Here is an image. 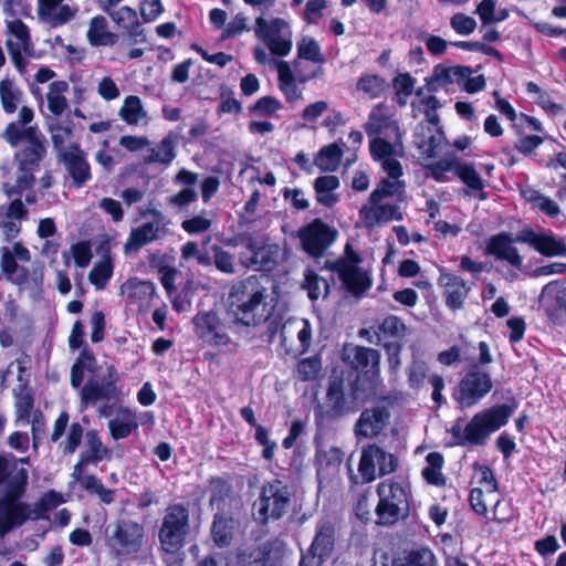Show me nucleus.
I'll return each instance as SVG.
<instances>
[{"label": "nucleus", "mask_w": 566, "mask_h": 566, "mask_svg": "<svg viewBox=\"0 0 566 566\" xmlns=\"http://www.w3.org/2000/svg\"><path fill=\"white\" fill-rule=\"evenodd\" d=\"M266 289L254 275L232 285L228 296V313L239 328L258 326L271 316L272 306L266 302Z\"/></svg>", "instance_id": "nucleus-1"}, {"label": "nucleus", "mask_w": 566, "mask_h": 566, "mask_svg": "<svg viewBox=\"0 0 566 566\" xmlns=\"http://www.w3.org/2000/svg\"><path fill=\"white\" fill-rule=\"evenodd\" d=\"M406 193L405 181L380 180L370 192L368 200L358 211L359 221L367 229H376L391 220H401L402 213L397 203L388 201L395 198L401 201Z\"/></svg>", "instance_id": "nucleus-2"}, {"label": "nucleus", "mask_w": 566, "mask_h": 566, "mask_svg": "<svg viewBox=\"0 0 566 566\" xmlns=\"http://www.w3.org/2000/svg\"><path fill=\"white\" fill-rule=\"evenodd\" d=\"M18 261H31V252L21 241L0 248V268L4 277L12 284L31 291L35 296H40L44 285L43 266L41 264H33L31 268H27L18 264Z\"/></svg>", "instance_id": "nucleus-3"}, {"label": "nucleus", "mask_w": 566, "mask_h": 566, "mask_svg": "<svg viewBox=\"0 0 566 566\" xmlns=\"http://www.w3.org/2000/svg\"><path fill=\"white\" fill-rule=\"evenodd\" d=\"M378 502L375 506L376 524L391 526L409 514L411 486L401 476H392L376 486Z\"/></svg>", "instance_id": "nucleus-4"}, {"label": "nucleus", "mask_w": 566, "mask_h": 566, "mask_svg": "<svg viewBox=\"0 0 566 566\" xmlns=\"http://www.w3.org/2000/svg\"><path fill=\"white\" fill-rule=\"evenodd\" d=\"M343 360L359 373L358 382L366 381V387L353 388L354 400H367L376 396L382 385L380 377V354L377 349L346 344L343 348Z\"/></svg>", "instance_id": "nucleus-5"}, {"label": "nucleus", "mask_w": 566, "mask_h": 566, "mask_svg": "<svg viewBox=\"0 0 566 566\" xmlns=\"http://www.w3.org/2000/svg\"><path fill=\"white\" fill-rule=\"evenodd\" d=\"M195 335L206 345L211 347L235 348L234 336L239 334V327L228 311L219 314L214 311H202L192 317Z\"/></svg>", "instance_id": "nucleus-6"}, {"label": "nucleus", "mask_w": 566, "mask_h": 566, "mask_svg": "<svg viewBox=\"0 0 566 566\" xmlns=\"http://www.w3.org/2000/svg\"><path fill=\"white\" fill-rule=\"evenodd\" d=\"M291 501L292 492L284 482L276 479L264 482L252 505L253 516L261 524L281 520L289 512Z\"/></svg>", "instance_id": "nucleus-7"}, {"label": "nucleus", "mask_w": 566, "mask_h": 566, "mask_svg": "<svg viewBox=\"0 0 566 566\" xmlns=\"http://www.w3.org/2000/svg\"><path fill=\"white\" fill-rule=\"evenodd\" d=\"M146 541L143 524L120 518L106 528L105 544L109 552L117 557H126L139 553Z\"/></svg>", "instance_id": "nucleus-8"}, {"label": "nucleus", "mask_w": 566, "mask_h": 566, "mask_svg": "<svg viewBox=\"0 0 566 566\" xmlns=\"http://www.w3.org/2000/svg\"><path fill=\"white\" fill-rule=\"evenodd\" d=\"M275 67L277 71L279 87L287 102H295L302 97L297 83L304 84L323 74L322 65L312 64L296 57L291 63L283 60L276 61Z\"/></svg>", "instance_id": "nucleus-9"}, {"label": "nucleus", "mask_w": 566, "mask_h": 566, "mask_svg": "<svg viewBox=\"0 0 566 566\" xmlns=\"http://www.w3.org/2000/svg\"><path fill=\"white\" fill-rule=\"evenodd\" d=\"M189 533V511L182 504H174L166 509L158 538L163 551L175 554L186 544Z\"/></svg>", "instance_id": "nucleus-10"}, {"label": "nucleus", "mask_w": 566, "mask_h": 566, "mask_svg": "<svg viewBox=\"0 0 566 566\" xmlns=\"http://www.w3.org/2000/svg\"><path fill=\"white\" fill-rule=\"evenodd\" d=\"M255 36L276 56H287L293 48V31L290 23L281 18L270 20L258 17L254 22Z\"/></svg>", "instance_id": "nucleus-11"}, {"label": "nucleus", "mask_w": 566, "mask_h": 566, "mask_svg": "<svg viewBox=\"0 0 566 566\" xmlns=\"http://www.w3.org/2000/svg\"><path fill=\"white\" fill-rule=\"evenodd\" d=\"M512 409L506 405L482 410L473 416L463 429V441L472 444H483L488 437L504 426Z\"/></svg>", "instance_id": "nucleus-12"}, {"label": "nucleus", "mask_w": 566, "mask_h": 566, "mask_svg": "<svg viewBox=\"0 0 566 566\" xmlns=\"http://www.w3.org/2000/svg\"><path fill=\"white\" fill-rule=\"evenodd\" d=\"M369 150L373 159L380 164L387 177L381 180L403 181L402 166L399 158L405 156V148L401 143L400 136L391 138L375 137L369 143Z\"/></svg>", "instance_id": "nucleus-13"}, {"label": "nucleus", "mask_w": 566, "mask_h": 566, "mask_svg": "<svg viewBox=\"0 0 566 566\" xmlns=\"http://www.w3.org/2000/svg\"><path fill=\"white\" fill-rule=\"evenodd\" d=\"M360 258L346 247L345 255L329 265L342 281L343 286L354 296H361L371 287L373 281L368 271L359 266Z\"/></svg>", "instance_id": "nucleus-14"}, {"label": "nucleus", "mask_w": 566, "mask_h": 566, "mask_svg": "<svg viewBox=\"0 0 566 566\" xmlns=\"http://www.w3.org/2000/svg\"><path fill=\"white\" fill-rule=\"evenodd\" d=\"M398 468V459L379 446L373 443L363 448L358 464V472L364 483H370L377 476L394 473Z\"/></svg>", "instance_id": "nucleus-15"}, {"label": "nucleus", "mask_w": 566, "mask_h": 566, "mask_svg": "<svg viewBox=\"0 0 566 566\" xmlns=\"http://www.w3.org/2000/svg\"><path fill=\"white\" fill-rule=\"evenodd\" d=\"M337 235V230L321 219H314L297 231L302 249L316 259L324 255L325 251L335 242Z\"/></svg>", "instance_id": "nucleus-16"}, {"label": "nucleus", "mask_w": 566, "mask_h": 566, "mask_svg": "<svg viewBox=\"0 0 566 566\" xmlns=\"http://www.w3.org/2000/svg\"><path fill=\"white\" fill-rule=\"evenodd\" d=\"M119 376L115 367L107 368V375L103 380L90 379L81 389V410L98 400H122L124 392L116 386Z\"/></svg>", "instance_id": "nucleus-17"}, {"label": "nucleus", "mask_w": 566, "mask_h": 566, "mask_svg": "<svg viewBox=\"0 0 566 566\" xmlns=\"http://www.w3.org/2000/svg\"><path fill=\"white\" fill-rule=\"evenodd\" d=\"M493 388L490 374L473 367L460 380L455 400L461 408H470L483 399Z\"/></svg>", "instance_id": "nucleus-18"}, {"label": "nucleus", "mask_w": 566, "mask_h": 566, "mask_svg": "<svg viewBox=\"0 0 566 566\" xmlns=\"http://www.w3.org/2000/svg\"><path fill=\"white\" fill-rule=\"evenodd\" d=\"M280 259V247L275 243L259 242L250 238L245 251L239 254V262L245 269L254 271H271Z\"/></svg>", "instance_id": "nucleus-19"}, {"label": "nucleus", "mask_w": 566, "mask_h": 566, "mask_svg": "<svg viewBox=\"0 0 566 566\" xmlns=\"http://www.w3.org/2000/svg\"><path fill=\"white\" fill-rule=\"evenodd\" d=\"M21 497L0 495V538L28 521H36L31 504L21 501Z\"/></svg>", "instance_id": "nucleus-20"}, {"label": "nucleus", "mask_w": 566, "mask_h": 566, "mask_svg": "<svg viewBox=\"0 0 566 566\" xmlns=\"http://www.w3.org/2000/svg\"><path fill=\"white\" fill-rule=\"evenodd\" d=\"M151 219L133 228L124 244V253L137 252L143 247L163 239L165 235V218L160 211L150 212Z\"/></svg>", "instance_id": "nucleus-21"}, {"label": "nucleus", "mask_w": 566, "mask_h": 566, "mask_svg": "<svg viewBox=\"0 0 566 566\" xmlns=\"http://www.w3.org/2000/svg\"><path fill=\"white\" fill-rule=\"evenodd\" d=\"M28 484V471L18 467V458L0 454V495L23 496Z\"/></svg>", "instance_id": "nucleus-22"}, {"label": "nucleus", "mask_w": 566, "mask_h": 566, "mask_svg": "<svg viewBox=\"0 0 566 566\" xmlns=\"http://www.w3.org/2000/svg\"><path fill=\"white\" fill-rule=\"evenodd\" d=\"M34 119L33 108L22 105L18 112L15 120L10 122L1 137L10 146L17 147L22 142H29L38 136L43 135L38 126L30 125Z\"/></svg>", "instance_id": "nucleus-23"}, {"label": "nucleus", "mask_w": 566, "mask_h": 566, "mask_svg": "<svg viewBox=\"0 0 566 566\" xmlns=\"http://www.w3.org/2000/svg\"><path fill=\"white\" fill-rule=\"evenodd\" d=\"M515 241L527 243L544 256H566L564 239L557 238L552 232H535L532 229H525L516 235Z\"/></svg>", "instance_id": "nucleus-24"}, {"label": "nucleus", "mask_w": 566, "mask_h": 566, "mask_svg": "<svg viewBox=\"0 0 566 566\" xmlns=\"http://www.w3.org/2000/svg\"><path fill=\"white\" fill-rule=\"evenodd\" d=\"M35 12L39 22L49 28H59L75 18L77 8L65 3L64 0H36Z\"/></svg>", "instance_id": "nucleus-25"}, {"label": "nucleus", "mask_w": 566, "mask_h": 566, "mask_svg": "<svg viewBox=\"0 0 566 566\" xmlns=\"http://www.w3.org/2000/svg\"><path fill=\"white\" fill-rule=\"evenodd\" d=\"M28 218V209L21 199L0 206V235L2 241L15 242L22 230V221Z\"/></svg>", "instance_id": "nucleus-26"}, {"label": "nucleus", "mask_w": 566, "mask_h": 566, "mask_svg": "<svg viewBox=\"0 0 566 566\" xmlns=\"http://www.w3.org/2000/svg\"><path fill=\"white\" fill-rule=\"evenodd\" d=\"M364 128L367 135L374 138L400 136L398 123L385 103H378L371 108Z\"/></svg>", "instance_id": "nucleus-27"}, {"label": "nucleus", "mask_w": 566, "mask_h": 566, "mask_svg": "<svg viewBox=\"0 0 566 566\" xmlns=\"http://www.w3.org/2000/svg\"><path fill=\"white\" fill-rule=\"evenodd\" d=\"M471 75V69L461 65L438 64L433 67L430 76L426 77V87L428 92H438L449 90L451 85H461L462 82Z\"/></svg>", "instance_id": "nucleus-28"}, {"label": "nucleus", "mask_w": 566, "mask_h": 566, "mask_svg": "<svg viewBox=\"0 0 566 566\" xmlns=\"http://www.w3.org/2000/svg\"><path fill=\"white\" fill-rule=\"evenodd\" d=\"M6 48L8 52L25 51L27 56L34 55L30 28L19 18L11 15L4 20Z\"/></svg>", "instance_id": "nucleus-29"}, {"label": "nucleus", "mask_w": 566, "mask_h": 566, "mask_svg": "<svg viewBox=\"0 0 566 566\" xmlns=\"http://www.w3.org/2000/svg\"><path fill=\"white\" fill-rule=\"evenodd\" d=\"M156 294V287L150 281L129 277L119 286V295L127 305H135L139 311H146Z\"/></svg>", "instance_id": "nucleus-30"}, {"label": "nucleus", "mask_w": 566, "mask_h": 566, "mask_svg": "<svg viewBox=\"0 0 566 566\" xmlns=\"http://www.w3.org/2000/svg\"><path fill=\"white\" fill-rule=\"evenodd\" d=\"M344 453L337 447L318 449L316 452V474L319 488H326L339 474Z\"/></svg>", "instance_id": "nucleus-31"}, {"label": "nucleus", "mask_w": 566, "mask_h": 566, "mask_svg": "<svg viewBox=\"0 0 566 566\" xmlns=\"http://www.w3.org/2000/svg\"><path fill=\"white\" fill-rule=\"evenodd\" d=\"M439 122H421L415 132V145L424 158H433L438 155L444 140Z\"/></svg>", "instance_id": "nucleus-32"}, {"label": "nucleus", "mask_w": 566, "mask_h": 566, "mask_svg": "<svg viewBox=\"0 0 566 566\" xmlns=\"http://www.w3.org/2000/svg\"><path fill=\"white\" fill-rule=\"evenodd\" d=\"M60 160L76 187H82L92 178L91 166L85 153L78 145H72L67 151L59 156Z\"/></svg>", "instance_id": "nucleus-33"}, {"label": "nucleus", "mask_w": 566, "mask_h": 566, "mask_svg": "<svg viewBox=\"0 0 566 566\" xmlns=\"http://www.w3.org/2000/svg\"><path fill=\"white\" fill-rule=\"evenodd\" d=\"M516 242L506 232L492 235L485 244V252L494 256L496 260L506 261L513 268L520 270L523 265V258L517 249L513 245Z\"/></svg>", "instance_id": "nucleus-34"}, {"label": "nucleus", "mask_w": 566, "mask_h": 566, "mask_svg": "<svg viewBox=\"0 0 566 566\" xmlns=\"http://www.w3.org/2000/svg\"><path fill=\"white\" fill-rule=\"evenodd\" d=\"M439 285L443 289L446 304L450 310L458 311L463 307L470 286L462 277L442 272L439 276Z\"/></svg>", "instance_id": "nucleus-35"}, {"label": "nucleus", "mask_w": 566, "mask_h": 566, "mask_svg": "<svg viewBox=\"0 0 566 566\" xmlns=\"http://www.w3.org/2000/svg\"><path fill=\"white\" fill-rule=\"evenodd\" d=\"M390 413L385 407H373L364 410L356 424V436L373 438L380 433L389 421Z\"/></svg>", "instance_id": "nucleus-36"}, {"label": "nucleus", "mask_w": 566, "mask_h": 566, "mask_svg": "<svg viewBox=\"0 0 566 566\" xmlns=\"http://www.w3.org/2000/svg\"><path fill=\"white\" fill-rule=\"evenodd\" d=\"M120 28L127 31L130 44L145 43L147 41L145 30L140 28L137 12L129 7H122L109 15Z\"/></svg>", "instance_id": "nucleus-37"}, {"label": "nucleus", "mask_w": 566, "mask_h": 566, "mask_svg": "<svg viewBox=\"0 0 566 566\" xmlns=\"http://www.w3.org/2000/svg\"><path fill=\"white\" fill-rule=\"evenodd\" d=\"M138 428L137 415L125 406L115 408L114 417L108 421L109 434L114 440L127 438Z\"/></svg>", "instance_id": "nucleus-38"}, {"label": "nucleus", "mask_w": 566, "mask_h": 566, "mask_svg": "<svg viewBox=\"0 0 566 566\" xmlns=\"http://www.w3.org/2000/svg\"><path fill=\"white\" fill-rule=\"evenodd\" d=\"M46 155L45 137L38 136L25 142L23 148L14 154V163L21 167H29L38 170L40 163Z\"/></svg>", "instance_id": "nucleus-39"}, {"label": "nucleus", "mask_w": 566, "mask_h": 566, "mask_svg": "<svg viewBox=\"0 0 566 566\" xmlns=\"http://www.w3.org/2000/svg\"><path fill=\"white\" fill-rule=\"evenodd\" d=\"M326 399L335 415H343L352 410L350 403L356 401L353 399V391L349 396L346 395L345 381L339 377L329 380Z\"/></svg>", "instance_id": "nucleus-40"}, {"label": "nucleus", "mask_w": 566, "mask_h": 566, "mask_svg": "<svg viewBox=\"0 0 566 566\" xmlns=\"http://www.w3.org/2000/svg\"><path fill=\"white\" fill-rule=\"evenodd\" d=\"M118 116L129 126H138L148 122V113L137 95H128L124 98L118 109Z\"/></svg>", "instance_id": "nucleus-41"}, {"label": "nucleus", "mask_w": 566, "mask_h": 566, "mask_svg": "<svg viewBox=\"0 0 566 566\" xmlns=\"http://www.w3.org/2000/svg\"><path fill=\"white\" fill-rule=\"evenodd\" d=\"M455 176L468 187L467 195L475 196L480 200L486 199L484 181L473 164L460 159Z\"/></svg>", "instance_id": "nucleus-42"}, {"label": "nucleus", "mask_w": 566, "mask_h": 566, "mask_svg": "<svg viewBox=\"0 0 566 566\" xmlns=\"http://www.w3.org/2000/svg\"><path fill=\"white\" fill-rule=\"evenodd\" d=\"M86 36L92 46L114 45L117 41V35L108 31L107 20L102 15L91 19Z\"/></svg>", "instance_id": "nucleus-43"}, {"label": "nucleus", "mask_w": 566, "mask_h": 566, "mask_svg": "<svg viewBox=\"0 0 566 566\" xmlns=\"http://www.w3.org/2000/svg\"><path fill=\"white\" fill-rule=\"evenodd\" d=\"M176 138L169 134L161 142L149 149L148 155L144 157L145 164H163L169 166L176 158Z\"/></svg>", "instance_id": "nucleus-44"}, {"label": "nucleus", "mask_w": 566, "mask_h": 566, "mask_svg": "<svg viewBox=\"0 0 566 566\" xmlns=\"http://www.w3.org/2000/svg\"><path fill=\"white\" fill-rule=\"evenodd\" d=\"M334 548V526L328 521L318 524L317 533L311 545V553L327 558Z\"/></svg>", "instance_id": "nucleus-45"}, {"label": "nucleus", "mask_w": 566, "mask_h": 566, "mask_svg": "<svg viewBox=\"0 0 566 566\" xmlns=\"http://www.w3.org/2000/svg\"><path fill=\"white\" fill-rule=\"evenodd\" d=\"M416 96L417 98L411 102L413 117H417L419 114H424V122H439V116L436 112L440 106L438 98L433 95L426 94L423 87L416 91Z\"/></svg>", "instance_id": "nucleus-46"}, {"label": "nucleus", "mask_w": 566, "mask_h": 566, "mask_svg": "<svg viewBox=\"0 0 566 566\" xmlns=\"http://www.w3.org/2000/svg\"><path fill=\"white\" fill-rule=\"evenodd\" d=\"M112 457V451L102 442L96 430H88L86 432V450L82 454V462L97 463L103 460H108Z\"/></svg>", "instance_id": "nucleus-47"}, {"label": "nucleus", "mask_w": 566, "mask_h": 566, "mask_svg": "<svg viewBox=\"0 0 566 566\" xmlns=\"http://www.w3.org/2000/svg\"><path fill=\"white\" fill-rule=\"evenodd\" d=\"M114 272V263L109 254H105L95 262L88 273V281L96 291L105 290Z\"/></svg>", "instance_id": "nucleus-48"}, {"label": "nucleus", "mask_w": 566, "mask_h": 566, "mask_svg": "<svg viewBox=\"0 0 566 566\" xmlns=\"http://www.w3.org/2000/svg\"><path fill=\"white\" fill-rule=\"evenodd\" d=\"M69 91V84L65 81H54L49 85L46 93V103L49 111L55 115H62L69 107L65 93Z\"/></svg>", "instance_id": "nucleus-49"}, {"label": "nucleus", "mask_w": 566, "mask_h": 566, "mask_svg": "<svg viewBox=\"0 0 566 566\" xmlns=\"http://www.w3.org/2000/svg\"><path fill=\"white\" fill-rule=\"evenodd\" d=\"M338 187H339L338 177L333 176V175L318 177L314 184V189L316 192V200L325 207L334 206L338 200V198L334 193V191Z\"/></svg>", "instance_id": "nucleus-50"}, {"label": "nucleus", "mask_w": 566, "mask_h": 566, "mask_svg": "<svg viewBox=\"0 0 566 566\" xmlns=\"http://www.w3.org/2000/svg\"><path fill=\"white\" fill-rule=\"evenodd\" d=\"M18 166L14 182H4L2 190L7 197H13L22 195L25 190L32 187L35 181L34 172L35 169L29 167Z\"/></svg>", "instance_id": "nucleus-51"}, {"label": "nucleus", "mask_w": 566, "mask_h": 566, "mask_svg": "<svg viewBox=\"0 0 566 566\" xmlns=\"http://www.w3.org/2000/svg\"><path fill=\"white\" fill-rule=\"evenodd\" d=\"M296 332L297 339L300 342V348L298 352L301 354L305 353L308 347L311 346L312 340V327L307 319L300 318V319H290L282 328L281 336L282 342H286V333L289 332Z\"/></svg>", "instance_id": "nucleus-52"}, {"label": "nucleus", "mask_w": 566, "mask_h": 566, "mask_svg": "<svg viewBox=\"0 0 566 566\" xmlns=\"http://www.w3.org/2000/svg\"><path fill=\"white\" fill-rule=\"evenodd\" d=\"M22 98V91L11 80L4 78L0 82V99L4 113L13 114L20 109Z\"/></svg>", "instance_id": "nucleus-53"}, {"label": "nucleus", "mask_w": 566, "mask_h": 566, "mask_svg": "<svg viewBox=\"0 0 566 566\" xmlns=\"http://www.w3.org/2000/svg\"><path fill=\"white\" fill-rule=\"evenodd\" d=\"M50 133L53 147L57 150L59 156L63 151H67L72 145H77L73 142V129L67 123L56 120L50 125Z\"/></svg>", "instance_id": "nucleus-54"}, {"label": "nucleus", "mask_w": 566, "mask_h": 566, "mask_svg": "<svg viewBox=\"0 0 566 566\" xmlns=\"http://www.w3.org/2000/svg\"><path fill=\"white\" fill-rule=\"evenodd\" d=\"M443 457L439 452H430L426 457V467L422 470L424 480L437 486L444 485L446 479L442 474Z\"/></svg>", "instance_id": "nucleus-55"}, {"label": "nucleus", "mask_w": 566, "mask_h": 566, "mask_svg": "<svg viewBox=\"0 0 566 566\" xmlns=\"http://www.w3.org/2000/svg\"><path fill=\"white\" fill-rule=\"evenodd\" d=\"M296 59L318 65L325 62L321 45L314 38L303 36L296 44Z\"/></svg>", "instance_id": "nucleus-56"}, {"label": "nucleus", "mask_w": 566, "mask_h": 566, "mask_svg": "<svg viewBox=\"0 0 566 566\" xmlns=\"http://www.w3.org/2000/svg\"><path fill=\"white\" fill-rule=\"evenodd\" d=\"M459 161L460 158L457 156H446L444 158L427 166L428 175L438 182H447L449 181V172L452 171L455 175Z\"/></svg>", "instance_id": "nucleus-57"}, {"label": "nucleus", "mask_w": 566, "mask_h": 566, "mask_svg": "<svg viewBox=\"0 0 566 566\" xmlns=\"http://www.w3.org/2000/svg\"><path fill=\"white\" fill-rule=\"evenodd\" d=\"M417 80L409 73H399L392 80V87L398 105L406 106L409 97L415 93Z\"/></svg>", "instance_id": "nucleus-58"}, {"label": "nucleus", "mask_w": 566, "mask_h": 566, "mask_svg": "<svg viewBox=\"0 0 566 566\" xmlns=\"http://www.w3.org/2000/svg\"><path fill=\"white\" fill-rule=\"evenodd\" d=\"M343 150L337 144H331L323 147L315 157V165L323 171H334L337 169Z\"/></svg>", "instance_id": "nucleus-59"}, {"label": "nucleus", "mask_w": 566, "mask_h": 566, "mask_svg": "<svg viewBox=\"0 0 566 566\" xmlns=\"http://www.w3.org/2000/svg\"><path fill=\"white\" fill-rule=\"evenodd\" d=\"M303 287L307 291V295L312 301L326 297L329 292L328 282L312 270L304 272Z\"/></svg>", "instance_id": "nucleus-60"}, {"label": "nucleus", "mask_w": 566, "mask_h": 566, "mask_svg": "<svg viewBox=\"0 0 566 566\" xmlns=\"http://www.w3.org/2000/svg\"><path fill=\"white\" fill-rule=\"evenodd\" d=\"M523 197L532 203L535 208L539 209L546 216L554 218L560 212L559 206L549 197H546L534 189L523 190Z\"/></svg>", "instance_id": "nucleus-61"}, {"label": "nucleus", "mask_w": 566, "mask_h": 566, "mask_svg": "<svg viewBox=\"0 0 566 566\" xmlns=\"http://www.w3.org/2000/svg\"><path fill=\"white\" fill-rule=\"evenodd\" d=\"M214 222V213L203 210L181 222V228L188 234H199L208 231Z\"/></svg>", "instance_id": "nucleus-62"}, {"label": "nucleus", "mask_w": 566, "mask_h": 566, "mask_svg": "<svg viewBox=\"0 0 566 566\" xmlns=\"http://www.w3.org/2000/svg\"><path fill=\"white\" fill-rule=\"evenodd\" d=\"M470 504L476 514L486 515L489 506L496 507L500 504V495L497 492H492V496L486 497L484 489L475 486L470 493Z\"/></svg>", "instance_id": "nucleus-63"}, {"label": "nucleus", "mask_w": 566, "mask_h": 566, "mask_svg": "<svg viewBox=\"0 0 566 566\" xmlns=\"http://www.w3.org/2000/svg\"><path fill=\"white\" fill-rule=\"evenodd\" d=\"M211 534L213 542L219 547H226L230 545L232 541V521L217 514L212 523Z\"/></svg>", "instance_id": "nucleus-64"}]
</instances>
